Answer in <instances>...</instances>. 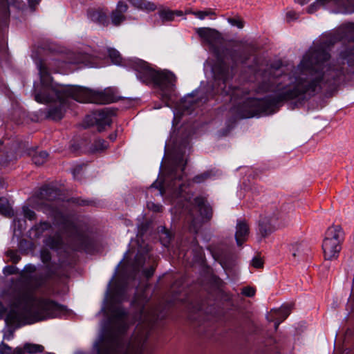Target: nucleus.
I'll return each instance as SVG.
<instances>
[{"label":"nucleus","instance_id":"1","mask_svg":"<svg viewBox=\"0 0 354 354\" xmlns=\"http://www.w3.org/2000/svg\"><path fill=\"white\" fill-rule=\"evenodd\" d=\"M40 75L41 91L35 88V100L41 104H48L61 99L63 95L69 96L81 103L106 104L115 102L117 96L111 88L102 91L91 90L79 86H70L53 82L47 68L41 63L37 64Z\"/></svg>","mask_w":354,"mask_h":354},{"label":"nucleus","instance_id":"2","mask_svg":"<svg viewBox=\"0 0 354 354\" xmlns=\"http://www.w3.org/2000/svg\"><path fill=\"white\" fill-rule=\"evenodd\" d=\"M32 299V295L30 292L19 294L6 318V322L10 324L21 326L54 317L56 315L57 306L55 303L48 301H41L36 303V309L32 316L28 317L26 310L20 308V307L27 306Z\"/></svg>","mask_w":354,"mask_h":354},{"label":"nucleus","instance_id":"3","mask_svg":"<svg viewBox=\"0 0 354 354\" xmlns=\"http://www.w3.org/2000/svg\"><path fill=\"white\" fill-rule=\"evenodd\" d=\"M344 235V230L339 225H332L328 227L322 243L325 260L331 261L338 257Z\"/></svg>","mask_w":354,"mask_h":354},{"label":"nucleus","instance_id":"4","mask_svg":"<svg viewBox=\"0 0 354 354\" xmlns=\"http://www.w3.org/2000/svg\"><path fill=\"white\" fill-rule=\"evenodd\" d=\"M133 67L136 72L138 79L147 84L154 82L162 86L167 82L170 85H174L175 77L171 73H158L151 68L149 65L141 59L136 60Z\"/></svg>","mask_w":354,"mask_h":354},{"label":"nucleus","instance_id":"5","mask_svg":"<svg viewBox=\"0 0 354 354\" xmlns=\"http://www.w3.org/2000/svg\"><path fill=\"white\" fill-rule=\"evenodd\" d=\"M287 216L279 210L270 213L261 218L259 223V234L262 239L270 235L274 230V226L277 223H284Z\"/></svg>","mask_w":354,"mask_h":354},{"label":"nucleus","instance_id":"6","mask_svg":"<svg viewBox=\"0 0 354 354\" xmlns=\"http://www.w3.org/2000/svg\"><path fill=\"white\" fill-rule=\"evenodd\" d=\"M111 123L109 112H92L86 116L82 126L84 128L95 126L98 131H102L106 129V127H109Z\"/></svg>","mask_w":354,"mask_h":354},{"label":"nucleus","instance_id":"7","mask_svg":"<svg viewBox=\"0 0 354 354\" xmlns=\"http://www.w3.org/2000/svg\"><path fill=\"white\" fill-rule=\"evenodd\" d=\"M196 32L203 41L211 45L222 39L221 32L214 28L208 27L198 28L196 29Z\"/></svg>","mask_w":354,"mask_h":354},{"label":"nucleus","instance_id":"8","mask_svg":"<svg viewBox=\"0 0 354 354\" xmlns=\"http://www.w3.org/2000/svg\"><path fill=\"white\" fill-rule=\"evenodd\" d=\"M28 116L33 122H41L44 120H49L58 122L61 120L64 116V112H27Z\"/></svg>","mask_w":354,"mask_h":354},{"label":"nucleus","instance_id":"9","mask_svg":"<svg viewBox=\"0 0 354 354\" xmlns=\"http://www.w3.org/2000/svg\"><path fill=\"white\" fill-rule=\"evenodd\" d=\"M291 309L289 307H281L279 309H273L267 315L269 322H274V328L277 330L279 324L285 320L290 314Z\"/></svg>","mask_w":354,"mask_h":354},{"label":"nucleus","instance_id":"10","mask_svg":"<svg viewBox=\"0 0 354 354\" xmlns=\"http://www.w3.org/2000/svg\"><path fill=\"white\" fill-rule=\"evenodd\" d=\"M250 230L245 221H239L236 226L235 239L238 245H241L248 240Z\"/></svg>","mask_w":354,"mask_h":354},{"label":"nucleus","instance_id":"11","mask_svg":"<svg viewBox=\"0 0 354 354\" xmlns=\"http://www.w3.org/2000/svg\"><path fill=\"white\" fill-rule=\"evenodd\" d=\"M195 203L198 207L201 216L206 219H209L212 216L211 207L206 203V200L203 197H196L194 199Z\"/></svg>","mask_w":354,"mask_h":354},{"label":"nucleus","instance_id":"12","mask_svg":"<svg viewBox=\"0 0 354 354\" xmlns=\"http://www.w3.org/2000/svg\"><path fill=\"white\" fill-rule=\"evenodd\" d=\"M129 1L135 8L147 12L153 11L156 9V4L147 0H129Z\"/></svg>","mask_w":354,"mask_h":354},{"label":"nucleus","instance_id":"13","mask_svg":"<svg viewBox=\"0 0 354 354\" xmlns=\"http://www.w3.org/2000/svg\"><path fill=\"white\" fill-rule=\"evenodd\" d=\"M91 18L92 21L103 26H106L108 24L106 15L102 11L93 12L91 13Z\"/></svg>","mask_w":354,"mask_h":354},{"label":"nucleus","instance_id":"14","mask_svg":"<svg viewBox=\"0 0 354 354\" xmlns=\"http://www.w3.org/2000/svg\"><path fill=\"white\" fill-rule=\"evenodd\" d=\"M196 91H194L192 93H189L187 95H185L183 100L182 103L183 104V106L186 109H189L191 106H192L194 104L198 102V96Z\"/></svg>","mask_w":354,"mask_h":354},{"label":"nucleus","instance_id":"15","mask_svg":"<svg viewBox=\"0 0 354 354\" xmlns=\"http://www.w3.org/2000/svg\"><path fill=\"white\" fill-rule=\"evenodd\" d=\"M109 147L108 143L104 140H97L90 148L92 153H100L104 151Z\"/></svg>","mask_w":354,"mask_h":354},{"label":"nucleus","instance_id":"16","mask_svg":"<svg viewBox=\"0 0 354 354\" xmlns=\"http://www.w3.org/2000/svg\"><path fill=\"white\" fill-rule=\"evenodd\" d=\"M0 213L7 216L13 215V210L10 206L8 200L6 198H0Z\"/></svg>","mask_w":354,"mask_h":354},{"label":"nucleus","instance_id":"17","mask_svg":"<svg viewBox=\"0 0 354 354\" xmlns=\"http://www.w3.org/2000/svg\"><path fill=\"white\" fill-rule=\"evenodd\" d=\"M24 349L28 353L34 354L37 353H42L44 348L40 344L26 343L24 346Z\"/></svg>","mask_w":354,"mask_h":354},{"label":"nucleus","instance_id":"18","mask_svg":"<svg viewBox=\"0 0 354 354\" xmlns=\"http://www.w3.org/2000/svg\"><path fill=\"white\" fill-rule=\"evenodd\" d=\"M48 156L46 151L38 152L33 156L32 161L37 165H41L47 160Z\"/></svg>","mask_w":354,"mask_h":354},{"label":"nucleus","instance_id":"19","mask_svg":"<svg viewBox=\"0 0 354 354\" xmlns=\"http://www.w3.org/2000/svg\"><path fill=\"white\" fill-rule=\"evenodd\" d=\"M192 15L200 20H204L206 17L214 15L215 12L212 9H207L205 10H196L193 12Z\"/></svg>","mask_w":354,"mask_h":354},{"label":"nucleus","instance_id":"20","mask_svg":"<svg viewBox=\"0 0 354 354\" xmlns=\"http://www.w3.org/2000/svg\"><path fill=\"white\" fill-rule=\"evenodd\" d=\"M159 16L162 22L171 21L174 19V12L170 10H162L159 11Z\"/></svg>","mask_w":354,"mask_h":354},{"label":"nucleus","instance_id":"21","mask_svg":"<svg viewBox=\"0 0 354 354\" xmlns=\"http://www.w3.org/2000/svg\"><path fill=\"white\" fill-rule=\"evenodd\" d=\"M108 52L112 62L115 65H120L122 62V57L120 53L113 48L109 49Z\"/></svg>","mask_w":354,"mask_h":354},{"label":"nucleus","instance_id":"22","mask_svg":"<svg viewBox=\"0 0 354 354\" xmlns=\"http://www.w3.org/2000/svg\"><path fill=\"white\" fill-rule=\"evenodd\" d=\"M111 17L112 23L115 26L120 25L125 19L124 15L116 10L112 12Z\"/></svg>","mask_w":354,"mask_h":354},{"label":"nucleus","instance_id":"23","mask_svg":"<svg viewBox=\"0 0 354 354\" xmlns=\"http://www.w3.org/2000/svg\"><path fill=\"white\" fill-rule=\"evenodd\" d=\"M251 265L255 268H262L263 267V260L259 256L254 257L252 259Z\"/></svg>","mask_w":354,"mask_h":354},{"label":"nucleus","instance_id":"24","mask_svg":"<svg viewBox=\"0 0 354 354\" xmlns=\"http://www.w3.org/2000/svg\"><path fill=\"white\" fill-rule=\"evenodd\" d=\"M227 22L233 26H236L239 28H242L243 27V22L239 18H228Z\"/></svg>","mask_w":354,"mask_h":354},{"label":"nucleus","instance_id":"25","mask_svg":"<svg viewBox=\"0 0 354 354\" xmlns=\"http://www.w3.org/2000/svg\"><path fill=\"white\" fill-rule=\"evenodd\" d=\"M124 104L126 105V109H136L138 101L133 99H127L124 100Z\"/></svg>","mask_w":354,"mask_h":354},{"label":"nucleus","instance_id":"26","mask_svg":"<svg viewBox=\"0 0 354 354\" xmlns=\"http://www.w3.org/2000/svg\"><path fill=\"white\" fill-rule=\"evenodd\" d=\"M330 1H336V0H317L315 3L311 5L310 8L308 10V12L309 13H313L315 11L314 8L316 6V5H324L326 3L330 2Z\"/></svg>","mask_w":354,"mask_h":354},{"label":"nucleus","instance_id":"27","mask_svg":"<svg viewBox=\"0 0 354 354\" xmlns=\"http://www.w3.org/2000/svg\"><path fill=\"white\" fill-rule=\"evenodd\" d=\"M24 216L30 220L35 218V213L27 207L23 209Z\"/></svg>","mask_w":354,"mask_h":354},{"label":"nucleus","instance_id":"28","mask_svg":"<svg viewBox=\"0 0 354 354\" xmlns=\"http://www.w3.org/2000/svg\"><path fill=\"white\" fill-rule=\"evenodd\" d=\"M300 249L301 245L297 243L292 244L290 247V250L292 252V256L295 257L299 254Z\"/></svg>","mask_w":354,"mask_h":354},{"label":"nucleus","instance_id":"29","mask_svg":"<svg viewBox=\"0 0 354 354\" xmlns=\"http://www.w3.org/2000/svg\"><path fill=\"white\" fill-rule=\"evenodd\" d=\"M127 9H128L127 5L122 1H120L117 4V7L115 10L124 15V13L127 12Z\"/></svg>","mask_w":354,"mask_h":354},{"label":"nucleus","instance_id":"30","mask_svg":"<svg viewBox=\"0 0 354 354\" xmlns=\"http://www.w3.org/2000/svg\"><path fill=\"white\" fill-rule=\"evenodd\" d=\"M147 207L149 209L153 212H160L162 209V206L158 204H155L153 203L149 202L147 204Z\"/></svg>","mask_w":354,"mask_h":354},{"label":"nucleus","instance_id":"31","mask_svg":"<svg viewBox=\"0 0 354 354\" xmlns=\"http://www.w3.org/2000/svg\"><path fill=\"white\" fill-rule=\"evenodd\" d=\"M242 293L247 297H252L255 294V290L252 288L247 287L243 289Z\"/></svg>","mask_w":354,"mask_h":354},{"label":"nucleus","instance_id":"32","mask_svg":"<svg viewBox=\"0 0 354 354\" xmlns=\"http://www.w3.org/2000/svg\"><path fill=\"white\" fill-rule=\"evenodd\" d=\"M11 351V348L4 343L0 344V353L8 354Z\"/></svg>","mask_w":354,"mask_h":354},{"label":"nucleus","instance_id":"33","mask_svg":"<svg viewBox=\"0 0 354 354\" xmlns=\"http://www.w3.org/2000/svg\"><path fill=\"white\" fill-rule=\"evenodd\" d=\"M317 58H318L319 61L320 59H322L324 61H326V60L329 59L330 55L328 53L325 52V51H322V52H320L317 55Z\"/></svg>","mask_w":354,"mask_h":354},{"label":"nucleus","instance_id":"34","mask_svg":"<svg viewBox=\"0 0 354 354\" xmlns=\"http://www.w3.org/2000/svg\"><path fill=\"white\" fill-rule=\"evenodd\" d=\"M169 106L167 102H161L160 103H158V104H155L153 109H165V108H169Z\"/></svg>","mask_w":354,"mask_h":354},{"label":"nucleus","instance_id":"35","mask_svg":"<svg viewBox=\"0 0 354 354\" xmlns=\"http://www.w3.org/2000/svg\"><path fill=\"white\" fill-rule=\"evenodd\" d=\"M205 178L204 176H198L193 178V181L194 183H198L201 182L202 180H203Z\"/></svg>","mask_w":354,"mask_h":354},{"label":"nucleus","instance_id":"36","mask_svg":"<svg viewBox=\"0 0 354 354\" xmlns=\"http://www.w3.org/2000/svg\"><path fill=\"white\" fill-rule=\"evenodd\" d=\"M287 17L289 19V20L297 19L296 14L294 12H288L287 13Z\"/></svg>","mask_w":354,"mask_h":354},{"label":"nucleus","instance_id":"37","mask_svg":"<svg viewBox=\"0 0 354 354\" xmlns=\"http://www.w3.org/2000/svg\"><path fill=\"white\" fill-rule=\"evenodd\" d=\"M6 309L3 304L0 302V319L3 317L5 313Z\"/></svg>","mask_w":354,"mask_h":354},{"label":"nucleus","instance_id":"38","mask_svg":"<svg viewBox=\"0 0 354 354\" xmlns=\"http://www.w3.org/2000/svg\"><path fill=\"white\" fill-rule=\"evenodd\" d=\"M153 268H150V270H147L145 272V275L147 278L151 277L153 274Z\"/></svg>","mask_w":354,"mask_h":354},{"label":"nucleus","instance_id":"39","mask_svg":"<svg viewBox=\"0 0 354 354\" xmlns=\"http://www.w3.org/2000/svg\"><path fill=\"white\" fill-rule=\"evenodd\" d=\"M40 0H28V3L30 6H35L39 3Z\"/></svg>","mask_w":354,"mask_h":354},{"label":"nucleus","instance_id":"40","mask_svg":"<svg viewBox=\"0 0 354 354\" xmlns=\"http://www.w3.org/2000/svg\"><path fill=\"white\" fill-rule=\"evenodd\" d=\"M24 349L21 348H17L15 349V353L16 354H24Z\"/></svg>","mask_w":354,"mask_h":354},{"label":"nucleus","instance_id":"41","mask_svg":"<svg viewBox=\"0 0 354 354\" xmlns=\"http://www.w3.org/2000/svg\"><path fill=\"white\" fill-rule=\"evenodd\" d=\"M162 235L165 236L166 238H168V241L167 242L169 241L171 236L168 232H167V231L163 232Z\"/></svg>","mask_w":354,"mask_h":354},{"label":"nucleus","instance_id":"42","mask_svg":"<svg viewBox=\"0 0 354 354\" xmlns=\"http://www.w3.org/2000/svg\"><path fill=\"white\" fill-rule=\"evenodd\" d=\"M248 113H249V114L248 115H245V116L244 115L243 117H245V118H252V117L256 116V115L254 114V112H248Z\"/></svg>","mask_w":354,"mask_h":354},{"label":"nucleus","instance_id":"43","mask_svg":"<svg viewBox=\"0 0 354 354\" xmlns=\"http://www.w3.org/2000/svg\"><path fill=\"white\" fill-rule=\"evenodd\" d=\"M174 16L175 15H178V16H181L183 15V12L181 11H174Z\"/></svg>","mask_w":354,"mask_h":354},{"label":"nucleus","instance_id":"44","mask_svg":"<svg viewBox=\"0 0 354 354\" xmlns=\"http://www.w3.org/2000/svg\"><path fill=\"white\" fill-rule=\"evenodd\" d=\"M43 258H44V259H45V260H46V261H47L48 259H50V257H49L48 253H46L45 255H44V254H43Z\"/></svg>","mask_w":354,"mask_h":354},{"label":"nucleus","instance_id":"45","mask_svg":"<svg viewBox=\"0 0 354 354\" xmlns=\"http://www.w3.org/2000/svg\"><path fill=\"white\" fill-rule=\"evenodd\" d=\"M193 12L194 11L192 10H187L185 11V14H192V15Z\"/></svg>","mask_w":354,"mask_h":354},{"label":"nucleus","instance_id":"46","mask_svg":"<svg viewBox=\"0 0 354 354\" xmlns=\"http://www.w3.org/2000/svg\"><path fill=\"white\" fill-rule=\"evenodd\" d=\"M297 95V93H291L289 95V97H296Z\"/></svg>","mask_w":354,"mask_h":354},{"label":"nucleus","instance_id":"47","mask_svg":"<svg viewBox=\"0 0 354 354\" xmlns=\"http://www.w3.org/2000/svg\"><path fill=\"white\" fill-rule=\"evenodd\" d=\"M190 230H193L194 232H196V229L194 226H190Z\"/></svg>","mask_w":354,"mask_h":354},{"label":"nucleus","instance_id":"48","mask_svg":"<svg viewBox=\"0 0 354 354\" xmlns=\"http://www.w3.org/2000/svg\"><path fill=\"white\" fill-rule=\"evenodd\" d=\"M110 138L112 140H114L115 138V136H110Z\"/></svg>","mask_w":354,"mask_h":354},{"label":"nucleus","instance_id":"49","mask_svg":"<svg viewBox=\"0 0 354 354\" xmlns=\"http://www.w3.org/2000/svg\"><path fill=\"white\" fill-rule=\"evenodd\" d=\"M2 187V183L0 182V188Z\"/></svg>","mask_w":354,"mask_h":354},{"label":"nucleus","instance_id":"50","mask_svg":"<svg viewBox=\"0 0 354 354\" xmlns=\"http://www.w3.org/2000/svg\"><path fill=\"white\" fill-rule=\"evenodd\" d=\"M46 354H55V353H47Z\"/></svg>","mask_w":354,"mask_h":354}]
</instances>
